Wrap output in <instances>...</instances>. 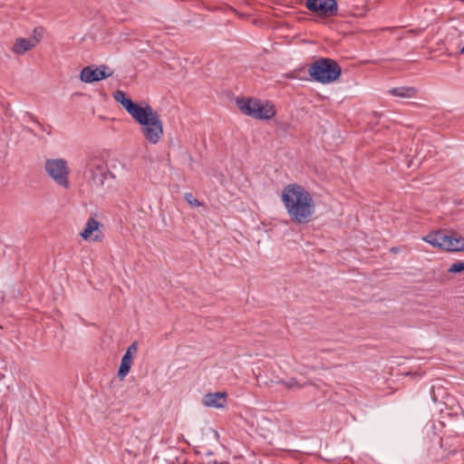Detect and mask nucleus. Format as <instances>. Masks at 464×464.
Listing matches in <instances>:
<instances>
[{
    "label": "nucleus",
    "mask_w": 464,
    "mask_h": 464,
    "mask_svg": "<svg viewBox=\"0 0 464 464\" xmlns=\"http://www.w3.org/2000/svg\"><path fill=\"white\" fill-rule=\"evenodd\" d=\"M281 200L294 224L305 225L313 220L315 203L312 194L304 187L297 183L285 186L281 193Z\"/></svg>",
    "instance_id": "f257e3e1"
},
{
    "label": "nucleus",
    "mask_w": 464,
    "mask_h": 464,
    "mask_svg": "<svg viewBox=\"0 0 464 464\" xmlns=\"http://www.w3.org/2000/svg\"><path fill=\"white\" fill-rule=\"evenodd\" d=\"M131 117L141 126L148 141L152 144L159 142L163 134V125L158 113L149 104L140 106Z\"/></svg>",
    "instance_id": "f03ea898"
},
{
    "label": "nucleus",
    "mask_w": 464,
    "mask_h": 464,
    "mask_svg": "<svg viewBox=\"0 0 464 464\" xmlns=\"http://www.w3.org/2000/svg\"><path fill=\"white\" fill-rule=\"evenodd\" d=\"M308 72L314 82L328 84L339 79L342 68L335 60L322 57L310 64Z\"/></svg>",
    "instance_id": "7ed1b4c3"
},
{
    "label": "nucleus",
    "mask_w": 464,
    "mask_h": 464,
    "mask_svg": "<svg viewBox=\"0 0 464 464\" xmlns=\"http://www.w3.org/2000/svg\"><path fill=\"white\" fill-rule=\"evenodd\" d=\"M237 105L245 115L256 120L267 121L276 113V110L270 101L261 102L256 98H237Z\"/></svg>",
    "instance_id": "20e7f679"
},
{
    "label": "nucleus",
    "mask_w": 464,
    "mask_h": 464,
    "mask_svg": "<svg viewBox=\"0 0 464 464\" xmlns=\"http://www.w3.org/2000/svg\"><path fill=\"white\" fill-rule=\"evenodd\" d=\"M44 169L57 185L69 188L70 169L63 159H50L45 161Z\"/></svg>",
    "instance_id": "39448f33"
},
{
    "label": "nucleus",
    "mask_w": 464,
    "mask_h": 464,
    "mask_svg": "<svg viewBox=\"0 0 464 464\" xmlns=\"http://www.w3.org/2000/svg\"><path fill=\"white\" fill-rule=\"evenodd\" d=\"M305 7L324 18L333 17L338 14L336 0H306Z\"/></svg>",
    "instance_id": "423d86ee"
},
{
    "label": "nucleus",
    "mask_w": 464,
    "mask_h": 464,
    "mask_svg": "<svg viewBox=\"0 0 464 464\" xmlns=\"http://www.w3.org/2000/svg\"><path fill=\"white\" fill-rule=\"evenodd\" d=\"M113 74V71L106 64L100 66L89 65L81 70L80 80L86 83L99 82Z\"/></svg>",
    "instance_id": "0eeeda50"
},
{
    "label": "nucleus",
    "mask_w": 464,
    "mask_h": 464,
    "mask_svg": "<svg viewBox=\"0 0 464 464\" xmlns=\"http://www.w3.org/2000/svg\"><path fill=\"white\" fill-rule=\"evenodd\" d=\"M90 183L92 186H95L96 188L104 187L105 181L108 179V178H115L114 174L108 169L107 165L102 161L92 163L90 168Z\"/></svg>",
    "instance_id": "6e6552de"
},
{
    "label": "nucleus",
    "mask_w": 464,
    "mask_h": 464,
    "mask_svg": "<svg viewBox=\"0 0 464 464\" xmlns=\"http://www.w3.org/2000/svg\"><path fill=\"white\" fill-rule=\"evenodd\" d=\"M226 392H208L202 397V404L208 408L221 409L227 404Z\"/></svg>",
    "instance_id": "1a4fd4ad"
},
{
    "label": "nucleus",
    "mask_w": 464,
    "mask_h": 464,
    "mask_svg": "<svg viewBox=\"0 0 464 464\" xmlns=\"http://www.w3.org/2000/svg\"><path fill=\"white\" fill-rule=\"evenodd\" d=\"M114 100L119 102L130 115H132L136 110L140 106L134 102L130 98L127 97L123 91L117 90L112 94Z\"/></svg>",
    "instance_id": "9d476101"
},
{
    "label": "nucleus",
    "mask_w": 464,
    "mask_h": 464,
    "mask_svg": "<svg viewBox=\"0 0 464 464\" xmlns=\"http://www.w3.org/2000/svg\"><path fill=\"white\" fill-rule=\"evenodd\" d=\"M447 236L448 233L439 230L429 233L423 237V240L435 247L444 250L445 246H449V245H446Z\"/></svg>",
    "instance_id": "9b49d317"
},
{
    "label": "nucleus",
    "mask_w": 464,
    "mask_h": 464,
    "mask_svg": "<svg viewBox=\"0 0 464 464\" xmlns=\"http://www.w3.org/2000/svg\"><path fill=\"white\" fill-rule=\"evenodd\" d=\"M37 44L38 38L36 36H31L29 38H18L13 46V51L17 54H24L25 52L34 47Z\"/></svg>",
    "instance_id": "f8f14e48"
},
{
    "label": "nucleus",
    "mask_w": 464,
    "mask_h": 464,
    "mask_svg": "<svg viewBox=\"0 0 464 464\" xmlns=\"http://www.w3.org/2000/svg\"><path fill=\"white\" fill-rule=\"evenodd\" d=\"M100 226L102 225L94 218H90L83 230L80 233V236L85 240L92 239V241H98L100 240L98 236L95 235L92 237V234L99 229Z\"/></svg>",
    "instance_id": "ddd939ff"
},
{
    "label": "nucleus",
    "mask_w": 464,
    "mask_h": 464,
    "mask_svg": "<svg viewBox=\"0 0 464 464\" xmlns=\"http://www.w3.org/2000/svg\"><path fill=\"white\" fill-rule=\"evenodd\" d=\"M132 364L133 356L125 353L121 358V364L118 369L117 376L120 380H123L128 375Z\"/></svg>",
    "instance_id": "4468645a"
},
{
    "label": "nucleus",
    "mask_w": 464,
    "mask_h": 464,
    "mask_svg": "<svg viewBox=\"0 0 464 464\" xmlns=\"http://www.w3.org/2000/svg\"><path fill=\"white\" fill-rule=\"evenodd\" d=\"M389 92L397 97L401 98H411L417 94V89L414 87H396L389 91Z\"/></svg>",
    "instance_id": "2eb2a0df"
},
{
    "label": "nucleus",
    "mask_w": 464,
    "mask_h": 464,
    "mask_svg": "<svg viewBox=\"0 0 464 464\" xmlns=\"http://www.w3.org/2000/svg\"><path fill=\"white\" fill-rule=\"evenodd\" d=\"M452 240L454 241L452 252L464 251V237L455 233V237L452 238Z\"/></svg>",
    "instance_id": "dca6fc26"
},
{
    "label": "nucleus",
    "mask_w": 464,
    "mask_h": 464,
    "mask_svg": "<svg viewBox=\"0 0 464 464\" xmlns=\"http://www.w3.org/2000/svg\"><path fill=\"white\" fill-rule=\"evenodd\" d=\"M450 274H460L464 272V261H457L453 263L448 269Z\"/></svg>",
    "instance_id": "f3484780"
},
{
    "label": "nucleus",
    "mask_w": 464,
    "mask_h": 464,
    "mask_svg": "<svg viewBox=\"0 0 464 464\" xmlns=\"http://www.w3.org/2000/svg\"><path fill=\"white\" fill-rule=\"evenodd\" d=\"M280 383H283L287 389L293 388H302L303 385L299 383V382L295 378H291L289 381H281Z\"/></svg>",
    "instance_id": "a211bd4d"
},
{
    "label": "nucleus",
    "mask_w": 464,
    "mask_h": 464,
    "mask_svg": "<svg viewBox=\"0 0 464 464\" xmlns=\"http://www.w3.org/2000/svg\"><path fill=\"white\" fill-rule=\"evenodd\" d=\"M185 199L191 206L198 207L201 205V203L197 198H195L191 193H186Z\"/></svg>",
    "instance_id": "6ab92c4d"
},
{
    "label": "nucleus",
    "mask_w": 464,
    "mask_h": 464,
    "mask_svg": "<svg viewBox=\"0 0 464 464\" xmlns=\"http://www.w3.org/2000/svg\"><path fill=\"white\" fill-rule=\"evenodd\" d=\"M454 237H455V233L448 234L447 238H446V240H447L446 245H449V246H445V248H444L445 251L452 252L453 245H454V241L452 240V238H454Z\"/></svg>",
    "instance_id": "aec40b11"
},
{
    "label": "nucleus",
    "mask_w": 464,
    "mask_h": 464,
    "mask_svg": "<svg viewBox=\"0 0 464 464\" xmlns=\"http://www.w3.org/2000/svg\"><path fill=\"white\" fill-rule=\"evenodd\" d=\"M138 351V343L137 342H133L128 348H127V351H126V353H129L130 355H134Z\"/></svg>",
    "instance_id": "412c9836"
},
{
    "label": "nucleus",
    "mask_w": 464,
    "mask_h": 464,
    "mask_svg": "<svg viewBox=\"0 0 464 464\" xmlns=\"http://www.w3.org/2000/svg\"><path fill=\"white\" fill-rule=\"evenodd\" d=\"M43 34H44V28L43 27H35L34 29L32 36H36L38 38V43H39Z\"/></svg>",
    "instance_id": "4be33fe9"
},
{
    "label": "nucleus",
    "mask_w": 464,
    "mask_h": 464,
    "mask_svg": "<svg viewBox=\"0 0 464 464\" xmlns=\"http://www.w3.org/2000/svg\"><path fill=\"white\" fill-rule=\"evenodd\" d=\"M29 117H30L34 121H35V122L38 124V126H39V128H40V130H41L42 131H47V130L45 129V127H44L42 123L38 122V121L34 119V115H33V114H31V113H30V114H29Z\"/></svg>",
    "instance_id": "5701e85b"
},
{
    "label": "nucleus",
    "mask_w": 464,
    "mask_h": 464,
    "mask_svg": "<svg viewBox=\"0 0 464 464\" xmlns=\"http://www.w3.org/2000/svg\"><path fill=\"white\" fill-rule=\"evenodd\" d=\"M125 453H127L128 455H130V457H135L136 456V453L133 452L132 450H129V449H126Z\"/></svg>",
    "instance_id": "b1692460"
},
{
    "label": "nucleus",
    "mask_w": 464,
    "mask_h": 464,
    "mask_svg": "<svg viewBox=\"0 0 464 464\" xmlns=\"http://www.w3.org/2000/svg\"><path fill=\"white\" fill-rule=\"evenodd\" d=\"M206 455H207V456H212V455H213V452L209 450V451H208V452L206 453Z\"/></svg>",
    "instance_id": "393cba45"
},
{
    "label": "nucleus",
    "mask_w": 464,
    "mask_h": 464,
    "mask_svg": "<svg viewBox=\"0 0 464 464\" xmlns=\"http://www.w3.org/2000/svg\"><path fill=\"white\" fill-rule=\"evenodd\" d=\"M460 53H464V46L460 49Z\"/></svg>",
    "instance_id": "a878e982"
}]
</instances>
